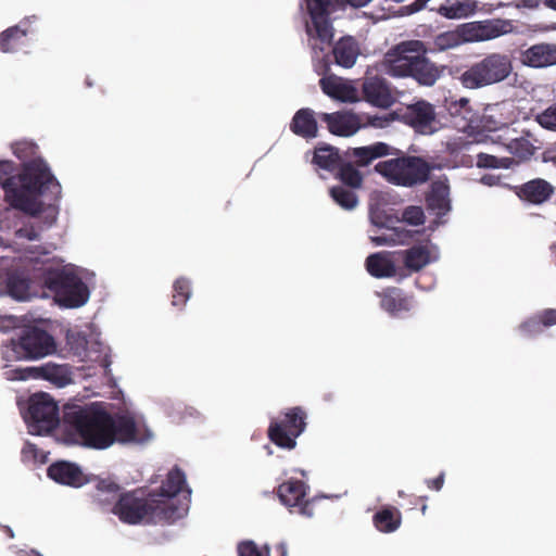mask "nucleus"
<instances>
[{
  "label": "nucleus",
  "mask_w": 556,
  "mask_h": 556,
  "mask_svg": "<svg viewBox=\"0 0 556 556\" xmlns=\"http://www.w3.org/2000/svg\"><path fill=\"white\" fill-rule=\"evenodd\" d=\"M447 110L453 117H460L465 121L463 128L469 126L475 116V112L470 106V101L467 98H460L459 100L452 101L448 104Z\"/></svg>",
  "instance_id": "obj_42"
},
{
  "label": "nucleus",
  "mask_w": 556,
  "mask_h": 556,
  "mask_svg": "<svg viewBox=\"0 0 556 556\" xmlns=\"http://www.w3.org/2000/svg\"><path fill=\"white\" fill-rule=\"evenodd\" d=\"M97 491H98V496H100V494H110V495H113V496H117L121 494L119 491H121V486L110 480V479H101L98 481L97 483Z\"/></svg>",
  "instance_id": "obj_49"
},
{
  "label": "nucleus",
  "mask_w": 556,
  "mask_h": 556,
  "mask_svg": "<svg viewBox=\"0 0 556 556\" xmlns=\"http://www.w3.org/2000/svg\"><path fill=\"white\" fill-rule=\"evenodd\" d=\"M513 191L522 202L532 205H542L553 198L555 187L543 178H534L521 185L514 186Z\"/></svg>",
  "instance_id": "obj_18"
},
{
  "label": "nucleus",
  "mask_w": 556,
  "mask_h": 556,
  "mask_svg": "<svg viewBox=\"0 0 556 556\" xmlns=\"http://www.w3.org/2000/svg\"><path fill=\"white\" fill-rule=\"evenodd\" d=\"M372 523L378 531L392 533L401 527L402 514L396 507L386 505L374 514Z\"/></svg>",
  "instance_id": "obj_30"
},
{
  "label": "nucleus",
  "mask_w": 556,
  "mask_h": 556,
  "mask_svg": "<svg viewBox=\"0 0 556 556\" xmlns=\"http://www.w3.org/2000/svg\"><path fill=\"white\" fill-rule=\"evenodd\" d=\"M0 189L9 205L5 213L14 208L30 217L43 216L48 227L55 223L62 188L45 160L26 162L16 174L11 162H0Z\"/></svg>",
  "instance_id": "obj_1"
},
{
  "label": "nucleus",
  "mask_w": 556,
  "mask_h": 556,
  "mask_svg": "<svg viewBox=\"0 0 556 556\" xmlns=\"http://www.w3.org/2000/svg\"><path fill=\"white\" fill-rule=\"evenodd\" d=\"M535 119L543 128L556 130V102L538 114Z\"/></svg>",
  "instance_id": "obj_47"
},
{
  "label": "nucleus",
  "mask_w": 556,
  "mask_h": 556,
  "mask_svg": "<svg viewBox=\"0 0 556 556\" xmlns=\"http://www.w3.org/2000/svg\"><path fill=\"white\" fill-rule=\"evenodd\" d=\"M521 62L534 68L547 67L556 64V45L536 43L521 53Z\"/></svg>",
  "instance_id": "obj_24"
},
{
  "label": "nucleus",
  "mask_w": 556,
  "mask_h": 556,
  "mask_svg": "<svg viewBox=\"0 0 556 556\" xmlns=\"http://www.w3.org/2000/svg\"><path fill=\"white\" fill-rule=\"evenodd\" d=\"M37 451L36 446L34 444H28L24 450L23 452L26 453V452H31V453H35Z\"/></svg>",
  "instance_id": "obj_62"
},
{
  "label": "nucleus",
  "mask_w": 556,
  "mask_h": 556,
  "mask_svg": "<svg viewBox=\"0 0 556 556\" xmlns=\"http://www.w3.org/2000/svg\"><path fill=\"white\" fill-rule=\"evenodd\" d=\"M371 222L378 227L390 229L394 227L393 225L395 223H399V218L386 213L377 212L371 214Z\"/></svg>",
  "instance_id": "obj_50"
},
{
  "label": "nucleus",
  "mask_w": 556,
  "mask_h": 556,
  "mask_svg": "<svg viewBox=\"0 0 556 556\" xmlns=\"http://www.w3.org/2000/svg\"><path fill=\"white\" fill-rule=\"evenodd\" d=\"M375 170L390 184L409 188L428 181L431 166L419 156L402 155L379 162Z\"/></svg>",
  "instance_id": "obj_6"
},
{
  "label": "nucleus",
  "mask_w": 556,
  "mask_h": 556,
  "mask_svg": "<svg viewBox=\"0 0 556 556\" xmlns=\"http://www.w3.org/2000/svg\"><path fill=\"white\" fill-rule=\"evenodd\" d=\"M38 146L29 140H20L12 144V152L18 160L23 161L22 164L33 160H43L38 156Z\"/></svg>",
  "instance_id": "obj_40"
},
{
  "label": "nucleus",
  "mask_w": 556,
  "mask_h": 556,
  "mask_svg": "<svg viewBox=\"0 0 556 556\" xmlns=\"http://www.w3.org/2000/svg\"><path fill=\"white\" fill-rule=\"evenodd\" d=\"M424 41L408 40L390 49L380 62L381 71L393 78H406L412 73L414 56L422 53Z\"/></svg>",
  "instance_id": "obj_10"
},
{
  "label": "nucleus",
  "mask_w": 556,
  "mask_h": 556,
  "mask_svg": "<svg viewBox=\"0 0 556 556\" xmlns=\"http://www.w3.org/2000/svg\"><path fill=\"white\" fill-rule=\"evenodd\" d=\"M477 165L483 168H496L498 166V160L494 155L479 153L477 155Z\"/></svg>",
  "instance_id": "obj_53"
},
{
  "label": "nucleus",
  "mask_w": 556,
  "mask_h": 556,
  "mask_svg": "<svg viewBox=\"0 0 556 556\" xmlns=\"http://www.w3.org/2000/svg\"><path fill=\"white\" fill-rule=\"evenodd\" d=\"M239 556H263L256 544L252 541H244L238 545Z\"/></svg>",
  "instance_id": "obj_51"
},
{
  "label": "nucleus",
  "mask_w": 556,
  "mask_h": 556,
  "mask_svg": "<svg viewBox=\"0 0 556 556\" xmlns=\"http://www.w3.org/2000/svg\"><path fill=\"white\" fill-rule=\"evenodd\" d=\"M289 128L295 136L305 140L315 139L318 137V116L314 110L302 108L294 113Z\"/></svg>",
  "instance_id": "obj_23"
},
{
  "label": "nucleus",
  "mask_w": 556,
  "mask_h": 556,
  "mask_svg": "<svg viewBox=\"0 0 556 556\" xmlns=\"http://www.w3.org/2000/svg\"><path fill=\"white\" fill-rule=\"evenodd\" d=\"M311 24H306V33L311 39L319 41L312 43L314 60L318 53L325 52L334 36V28L330 20L331 13L342 9L340 0H305Z\"/></svg>",
  "instance_id": "obj_7"
},
{
  "label": "nucleus",
  "mask_w": 556,
  "mask_h": 556,
  "mask_svg": "<svg viewBox=\"0 0 556 556\" xmlns=\"http://www.w3.org/2000/svg\"><path fill=\"white\" fill-rule=\"evenodd\" d=\"M190 281L185 277L176 279L173 285L172 305L181 309L190 299Z\"/></svg>",
  "instance_id": "obj_41"
},
{
  "label": "nucleus",
  "mask_w": 556,
  "mask_h": 556,
  "mask_svg": "<svg viewBox=\"0 0 556 556\" xmlns=\"http://www.w3.org/2000/svg\"><path fill=\"white\" fill-rule=\"evenodd\" d=\"M508 153L514 155L519 161L529 160L534 154V146L526 137L510 139L505 143Z\"/></svg>",
  "instance_id": "obj_38"
},
{
  "label": "nucleus",
  "mask_w": 556,
  "mask_h": 556,
  "mask_svg": "<svg viewBox=\"0 0 556 556\" xmlns=\"http://www.w3.org/2000/svg\"><path fill=\"white\" fill-rule=\"evenodd\" d=\"M266 556H287L288 548L283 542H274L265 545Z\"/></svg>",
  "instance_id": "obj_52"
},
{
  "label": "nucleus",
  "mask_w": 556,
  "mask_h": 556,
  "mask_svg": "<svg viewBox=\"0 0 556 556\" xmlns=\"http://www.w3.org/2000/svg\"><path fill=\"white\" fill-rule=\"evenodd\" d=\"M331 54L337 65L351 68L361 54V47L354 37L344 36L333 43Z\"/></svg>",
  "instance_id": "obj_26"
},
{
  "label": "nucleus",
  "mask_w": 556,
  "mask_h": 556,
  "mask_svg": "<svg viewBox=\"0 0 556 556\" xmlns=\"http://www.w3.org/2000/svg\"><path fill=\"white\" fill-rule=\"evenodd\" d=\"M554 325H556V309L546 308L522 321L519 325V331L526 338H533L542 333L544 328Z\"/></svg>",
  "instance_id": "obj_29"
},
{
  "label": "nucleus",
  "mask_w": 556,
  "mask_h": 556,
  "mask_svg": "<svg viewBox=\"0 0 556 556\" xmlns=\"http://www.w3.org/2000/svg\"><path fill=\"white\" fill-rule=\"evenodd\" d=\"M27 556H41V555L35 551H31V553L28 554Z\"/></svg>",
  "instance_id": "obj_63"
},
{
  "label": "nucleus",
  "mask_w": 556,
  "mask_h": 556,
  "mask_svg": "<svg viewBox=\"0 0 556 556\" xmlns=\"http://www.w3.org/2000/svg\"><path fill=\"white\" fill-rule=\"evenodd\" d=\"M47 475L53 481L73 488H79L87 482L80 468L76 464L65 460L51 464L48 467Z\"/></svg>",
  "instance_id": "obj_21"
},
{
  "label": "nucleus",
  "mask_w": 556,
  "mask_h": 556,
  "mask_svg": "<svg viewBox=\"0 0 556 556\" xmlns=\"http://www.w3.org/2000/svg\"><path fill=\"white\" fill-rule=\"evenodd\" d=\"M312 163L318 168L333 172L341 163L339 150L329 144H319L314 149Z\"/></svg>",
  "instance_id": "obj_33"
},
{
  "label": "nucleus",
  "mask_w": 556,
  "mask_h": 556,
  "mask_svg": "<svg viewBox=\"0 0 556 556\" xmlns=\"http://www.w3.org/2000/svg\"><path fill=\"white\" fill-rule=\"evenodd\" d=\"M13 378L17 380L45 379L58 387H65L72 381L67 366L52 363L38 367L17 368L13 370Z\"/></svg>",
  "instance_id": "obj_16"
},
{
  "label": "nucleus",
  "mask_w": 556,
  "mask_h": 556,
  "mask_svg": "<svg viewBox=\"0 0 556 556\" xmlns=\"http://www.w3.org/2000/svg\"><path fill=\"white\" fill-rule=\"evenodd\" d=\"M523 3L528 8H535L539 5V0H523Z\"/></svg>",
  "instance_id": "obj_60"
},
{
  "label": "nucleus",
  "mask_w": 556,
  "mask_h": 556,
  "mask_svg": "<svg viewBox=\"0 0 556 556\" xmlns=\"http://www.w3.org/2000/svg\"><path fill=\"white\" fill-rule=\"evenodd\" d=\"M396 118L395 113H386L382 115H366L363 126L368 125L374 128H386Z\"/></svg>",
  "instance_id": "obj_48"
},
{
  "label": "nucleus",
  "mask_w": 556,
  "mask_h": 556,
  "mask_svg": "<svg viewBox=\"0 0 556 556\" xmlns=\"http://www.w3.org/2000/svg\"><path fill=\"white\" fill-rule=\"evenodd\" d=\"M482 41L492 40L513 30V24L508 20L490 18L479 21Z\"/></svg>",
  "instance_id": "obj_35"
},
{
  "label": "nucleus",
  "mask_w": 556,
  "mask_h": 556,
  "mask_svg": "<svg viewBox=\"0 0 556 556\" xmlns=\"http://www.w3.org/2000/svg\"><path fill=\"white\" fill-rule=\"evenodd\" d=\"M426 54L427 53L415 54L412 73L408 77L413 78L420 86L431 87L441 78L446 66L437 65L426 58Z\"/></svg>",
  "instance_id": "obj_19"
},
{
  "label": "nucleus",
  "mask_w": 556,
  "mask_h": 556,
  "mask_svg": "<svg viewBox=\"0 0 556 556\" xmlns=\"http://www.w3.org/2000/svg\"><path fill=\"white\" fill-rule=\"evenodd\" d=\"M444 472H441L438 477L433 479H427L426 484L429 489L440 491L444 484Z\"/></svg>",
  "instance_id": "obj_56"
},
{
  "label": "nucleus",
  "mask_w": 556,
  "mask_h": 556,
  "mask_svg": "<svg viewBox=\"0 0 556 556\" xmlns=\"http://www.w3.org/2000/svg\"><path fill=\"white\" fill-rule=\"evenodd\" d=\"M27 31L12 26L0 33V50L4 53L15 52L24 45Z\"/></svg>",
  "instance_id": "obj_37"
},
{
  "label": "nucleus",
  "mask_w": 556,
  "mask_h": 556,
  "mask_svg": "<svg viewBox=\"0 0 556 556\" xmlns=\"http://www.w3.org/2000/svg\"><path fill=\"white\" fill-rule=\"evenodd\" d=\"M17 238H25L28 240H37L39 238L38 231L34 227H22L15 232Z\"/></svg>",
  "instance_id": "obj_55"
},
{
  "label": "nucleus",
  "mask_w": 556,
  "mask_h": 556,
  "mask_svg": "<svg viewBox=\"0 0 556 556\" xmlns=\"http://www.w3.org/2000/svg\"><path fill=\"white\" fill-rule=\"evenodd\" d=\"M513 70L509 54L491 52L469 65L459 76V81L467 89H481L505 81Z\"/></svg>",
  "instance_id": "obj_4"
},
{
  "label": "nucleus",
  "mask_w": 556,
  "mask_h": 556,
  "mask_svg": "<svg viewBox=\"0 0 556 556\" xmlns=\"http://www.w3.org/2000/svg\"><path fill=\"white\" fill-rule=\"evenodd\" d=\"M380 298V306L392 316H399L401 313L409 312L413 308L414 298L407 295L402 289L388 287L381 292H377Z\"/></svg>",
  "instance_id": "obj_20"
},
{
  "label": "nucleus",
  "mask_w": 556,
  "mask_h": 556,
  "mask_svg": "<svg viewBox=\"0 0 556 556\" xmlns=\"http://www.w3.org/2000/svg\"><path fill=\"white\" fill-rule=\"evenodd\" d=\"M17 323V319H16ZM15 326V318L12 316L0 315V330L7 331Z\"/></svg>",
  "instance_id": "obj_57"
},
{
  "label": "nucleus",
  "mask_w": 556,
  "mask_h": 556,
  "mask_svg": "<svg viewBox=\"0 0 556 556\" xmlns=\"http://www.w3.org/2000/svg\"><path fill=\"white\" fill-rule=\"evenodd\" d=\"M388 230L390 233L370 237L371 242L376 245H395L404 243V241L409 238V232L403 228L392 227Z\"/></svg>",
  "instance_id": "obj_43"
},
{
  "label": "nucleus",
  "mask_w": 556,
  "mask_h": 556,
  "mask_svg": "<svg viewBox=\"0 0 556 556\" xmlns=\"http://www.w3.org/2000/svg\"><path fill=\"white\" fill-rule=\"evenodd\" d=\"M426 220V216L422 207L417 205H409L404 208L402 213V218L399 222H404L412 226H420L424 225Z\"/></svg>",
  "instance_id": "obj_46"
},
{
  "label": "nucleus",
  "mask_w": 556,
  "mask_h": 556,
  "mask_svg": "<svg viewBox=\"0 0 556 556\" xmlns=\"http://www.w3.org/2000/svg\"><path fill=\"white\" fill-rule=\"evenodd\" d=\"M43 286L54 294L55 301L64 307H79L89 298V290L81 278L65 269L48 271L43 278Z\"/></svg>",
  "instance_id": "obj_8"
},
{
  "label": "nucleus",
  "mask_w": 556,
  "mask_h": 556,
  "mask_svg": "<svg viewBox=\"0 0 556 556\" xmlns=\"http://www.w3.org/2000/svg\"><path fill=\"white\" fill-rule=\"evenodd\" d=\"M277 493L283 505L296 508L298 513L305 517L314 515L312 502L305 500L306 484L303 481L289 479L278 486Z\"/></svg>",
  "instance_id": "obj_15"
},
{
  "label": "nucleus",
  "mask_w": 556,
  "mask_h": 556,
  "mask_svg": "<svg viewBox=\"0 0 556 556\" xmlns=\"http://www.w3.org/2000/svg\"><path fill=\"white\" fill-rule=\"evenodd\" d=\"M317 116L320 122L327 125L330 134L339 137H351L363 127L362 118L352 112H320Z\"/></svg>",
  "instance_id": "obj_17"
},
{
  "label": "nucleus",
  "mask_w": 556,
  "mask_h": 556,
  "mask_svg": "<svg viewBox=\"0 0 556 556\" xmlns=\"http://www.w3.org/2000/svg\"><path fill=\"white\" fill-rule=\"evenodd\" d=\"M181 491H186L188 496L191 495V490L186 485V476L185 472L178 467L175 466L166 476V479L163 481L160 492H153L159 498L163 501H170L175 504H182L189 508L188 502H180L176 500V495Z\"/></svg>",
  "instance_id": "obj_22"
},
{
  "label": "nucleus",
  "mask_w": 556,
  "mask_h": 556,
  "mask_svg": "<svg viewBox=\"0 0 556 556\" xmlns=\"http://www.w3.org/2000/svg\"><path fill=\"white\" fill-rule=\"evenodd\" d=\"M307 413L301 406H294L281 412L273 418L267 429V437L276 446L291 451L296 446V439L306 428Z\"/></svg>",
  "instance_id": "obj_9"
},
{
  "label": "nucleus",
  "mask_w": 556,
  "mask_h": 556,
  "mask_svg": "<svg viewBox=\"0 0 556 556\" xmlns=\"http://www.w3.org/2000/svg\"><path fill=\"white\" fill-rule=\"evenodd\" d=\"M446 20H462L473 15L478 11L477 0H444L435 8H430Z\"/></svg>",
  "instance_id": "obj_27"
},
{
  "label": "nucleus",
  "mask_w": 556,
  "mask_h": 556,
  "mask_svg": "<svg viewBox=\"0 0 556 556\" xmlns=\"http://www.w3.org/2000/svg\"><path fill=\"white\" fill-rule=\"evenodd\" d=\"M462 45L464 42H479L482 41L479 21L464 23L457 26Z\"/></svg>",
  "instance_id": "obj_45"
},
{
  "label": "nucleus",
  "mask_w": 556,
  "mask_h": 556,
  "mask_svg": "<svg viewBox=\"0 0 556 556\" xmlns=\"http://www.w3.org/2000/svg\"><path fill=\"white\" fill-rule=\"evenodd\" d=\"M26 420L37 434L48 433L60 424L59 407L47 393L29 397Z\"/></svg>",
  "instance_id": "obj_11"
},
{
  "label": "nucleus",
  "mask_w": 556,
  "mask_h": 556,
  "mask_svg": "<svg viewBox=\"0 0 556 556\" xmlns=\"http://www.w3.org/2000/svg\"><path fill=\"white\" fill-rule=\"evenodd\" d=\"M366 269L376 278H390L396 275L394 262L382 252L370 254L366 258Z\"/></svg>",
  "instance_id": "obj_32"
},
{
  "label": "nucleus",
  "mask_w": 556,
  "mask_h": 556,
  "mask_svg": "<svg viewBox=\"0 0 556 556\" xmlns=\"http://www.w3.org/2000/svg\"><path fill=\"white\" fill-rule=\"evenodd\" d=\"M394 151L395 149L388 143L378 141L369 146L352 148L348 154L357 166L365 167L377 159L394 154Z\"/></svg>",
  "instance_id": "obj_28"
},
{
  "label": "nucleus",
  "mask_w": 556,
  "mask_h": 556,
  "mask_svg": "<svg viewBox=\"0 0 556 556\" xmlns=\"http://www.w3.org/2000/svg\"><path fill=\"white\" fill-rule=\"evenodd\" d=\"M363 98L369 104L380 108L389 109L396 102V97L393 93L390 83L380 76H367L362 83Z\"/></svg>",
  "instance_id": "obj_14"
},
{
  "label": "nucleus",
  "mask_w": 556,
  "mask_h": 556,
  "mask_svg": "<svg viewBox=\"0 0 556 556\" xmlns=\"http://www.w3.org/2000/svg\"><path fill=\"white\" fill-rule=\"evenodd\" d=\"M427 208L438 217L446 215L451 211L450 186L447 179L434 180L426 195Z\"/></svg>",
  "instance_id": "obj_25"
},
{
  "label": "nucleus",
  "mask_w": 556,
  "mask_h": 556,
  "mask_svg": "<svg viewBox=\"0 0 556 556\" xmlns=\"http://www.w3.org/2000/svg\"><path fill=\"white\" fill-rule=\"evenodd\" d=\"M112 513L127 525H170L185 517L188 507L163 501L154 493L144 495L142 490L137 489L119 494Z\"/></svg>",
  "instance_id": "obj_3"
},
{
  "label": "nucleus",
  "mask_w": 556,
  "mask_h": 556,
  "mask_svg": "<svg viewBox=\"0 0 556 556\" xmlns=\"http://www.w3.org/2000/svg\"><path fill=\"white\" fill-rule=\"evenodd\" d=\"M338 178L350 188H359L363 184V176L351 163L340 164Z\"/></svg>",
  "instance_id": "obj_44"
},
{
  "label": "nucleus",
  "mask_w": 556,
  "mask_h": 556,
  "mask_svg": "<svg viewBox=\"0 0 556 556\" xmlns=\"http://www.w3.org/2000/svg\"><path fill=\"white\" fill-rule=\"evenodd\" d=\"M462 45L458 29L446 30L435 35L431 40L424 41V53H440Z\"/></svg>",
  "instance_id": "obj_31"
},
{
  "label": "nucleus",
  "mask_w": 556,
  "mask_h": 556,
  "mask_svg": "<svg viewBox=\"0 0 556 556\" xmlns=\"http://www.w3.org/2000/svg\"><path fill=\"white\" fill-rule=\"evenodd\" d=\"M551 162L556 167V154L551 159Z\"/></svg>",
  "instance_id": "obj_64"
},
{
  "label": "nucleus",
  "mask_w": 556,
  "mask_h": 556,
  "mask_svg": "<svg viewBox=\"0 0 556 556\" xmlns=\"http://www.w3.org/2000/svg\"><path fill=\"white\" fill-rule=\"evenodd\" d=\"M329 193L332 200L344 210H353L358 203L355 192L343 186H333Z\"/></svg>",
  "instance_id": "obj_39"
},
{
  "label": "nucleus",
  "mask_w": 556,
  "mask_h": 556,
  "mask_svg": "<svg viewBox=\"0 0 556 556\" xmlns=\"http://www.w3.org/2000/svg\"><path fill=\"white\" fill-rule=\"evenodd\" d=\"M429 1L430 0H415L413 3L402 7L401 11L403 14H406V15L414 14V13L419 12L422 9H425Z\"/></svg>",
  "instance_id": "obj_54"
},
{
  "label": "nucleus",
  "mask_w": 556,
  "mask_h": 556,
  "mask_svg": "<svg viewBox=\"0 0 556 556\" xmlns=\"http://www.w3.org/2000/svg\"><path fill=\"white\" fill-rule=\"evenodd\" d=\"M341 1V8H344L345 5H350L352 8H362L367 5L371 0H340Z\"/></svg>",
  "instance_id": "obj_58"
},
{
  "label": "nucleus",
  "mask_w": 556,
  "mask_h": 556,
  "mask_svg": "<svg viewBox=\"0 0 556 556\" xmlns=\"http://www.w3.org/2000/svg\"><path fill=\"white\" fill-rule=\"evenodd\" d=\"M2 356L12 359H39L56 351L54 338L45 329L37 326H26L20 329L9 343L2 345Z\"/></svg>",
  "instance_id": "obj_5"
},
{
  "label": "nucleus",
  "mask_w": 556,
  "mask_h": 556,
  "mask_svg": "<svg viewBox=\"0 0 556 556\" xmlns=\"http://www.w3.org/2000/svg\"><path fill=\"white\" fill-rule=\"evenodd\" d=\"M62 435L66 443L104 450L115 441L130 442L137 437L132 417H113L100 404L63 406Z\"/></svg>",
  "instance_id": "obj_2"
},
{
  "label": "nucleus",
  "mask_w": 556,
  "mask_h": 556,
  "mask_svg": "<svg viewBox=\"0 0 556 556\" xmlns=\"http://www.w3.org/2000/svg\"><path fill=\"white\" fill-rule=\"evenodd\" d=\"M542 2L546 8L556 11V0H543Z\"/></svg>",
  "instance_id": "obj_59"
},
{
  "label": "nucleus",
  "mask_w": 556,
  "mask_h": 556,
  "mask_svg": "<svg viewBox=\"0 0 556 556\" xmlns=\"http://www.w3.org/2000/svg\"><path fill=\"white\" fill-rule=\"evenodd\" d=\"M401 119L420 134H432L435 130V110L426 100L407 105Z\"/></svg>",
  "instance_id": "obj_13"
},
{
  "label": "nucleus",
  "mask_w": 556,
  "mask_h": 556,
  "mask_svg": "<svg viewBox=\"0 0 556 556\" xmlns=\"http://www.w3.org/2000/svg\"><path fill=\"white\" fill-rule=\"evenodd\" d=\"M406 268L418 271L430 263V252L425 245H414L403 252Z\"/></svg>",
  "instance_id": "obj_36"
},
{
  "label": "nucleus",
  "mask_w": 556,
  "mask_h": 556,
  "mask_svg": "<svg viewBox=\"0 0 556 556\" xmlns=\"http://www.w3.org/2000/svg\"><path fill=\"white\" fill-rule=\"evenodd\" d=\"M5 287L8 294L16 301H26L30 298V280L22 273H9Z\"/></svg>",
  "instance_id": "obj_34"
},
{
  "label": "nucleus",
  "mask_w": 556,
  "mask_h": 556,
  "mask_svg": "<svg viewBox=\"0 0 556 556\" xmlns=\"http://www.w3.org/2000/svg\"><path fill=\"white\" fill-rule=\"evenodd\" d=\"M320 59H317L314 63L315 72L323 76L319 79L320 89L328 97L339 100L341 102L354 103L359 100L357 89L343 80V78L328 74L330 72L331 59L330 54H324Z\"/></svg>",
  "instance_id": "obj_12"
},
{
  "label": "nucleus",
  "mask_w": 556,
  "mask_h": 556,
  "mask_svg": "<svg viewBox=\"0 0 556 556\" xmlns=\"http://www.w3.org/2000/svg\"><path fill=\"white\" fill-rule=\"evenodd\" d=\"M3 531L4 533L10 538V539H13L14 538V532L13 530L9 527V526H3Z\"/></svg>",
  "instance_id": "obj_61"
}]
</instances>
